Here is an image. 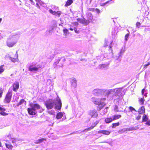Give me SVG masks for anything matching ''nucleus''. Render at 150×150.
Wrapping results in <instances>:
<instances>
[{
	"label": "nucleus",
	"instance_id": "obj_1",
	"mask_svg": "<svg viewBox=\"0 0 150 150\" xmlns=\"http://www.w3.org/2000/svg\"><path fill=\"white\" fill-rule=\"evenodd\" d=\"M92 102L95 105H98L97 107V111H100L106 105L104 101L106 100V98H96L93 97L92 98Z\"/></svg>",
	"mask_w": 150,
	"mask_h": 150
},
{
	"label": "nucleus",
	"instance_id": "obj_2",
	"mask_svg": "<svg viewBox=\"0 0 150 150\" xmlns=\"http://www.w3.org/2000/svg\"><path fill=\"white\" fill-rule=\"evenodd\" d=\"M29 105L31 107V108H28L27 109V111L28 113L30 115H35L37 113L35 111L36 109H39L40 108V105L38 104H33L30 103Z\"/></svg>",
	"mask_w": 150,
	"mask_h": 150
},
{
	"label": "nucleus",
	"instance_id": "obj_3",
	"mask_svg": "<svg viewBox=\"0 0 150 150\" xmlns=\"http://www.w3.org/2000/svg\"><path fill=\"white\" fill-rule=\"evenodd\" d=\"M89 14L91 16L90 18H88V20H86L84 18H78L77 19V20L79 21L80 23L83 24L84 25H86L88 24L93 19V16L92 14L89 13Z\"/></svg>",
	"mask_w": 150,
	"mask_h": 150
},
{
	"label": "nucleus",
	"instance_id": "obj_4",
	"mask_svg": "<svg viewBox=\"0 0 150 150\" xmlns=\"http://www.w3.org/2000/svg\"><path fill=\"white\" fill-rule=\"evenodd\" d=\"M16 40L12 37H9L7 39L6 42V45L9 47H13L16 43Z\"/></svg>",
	"mask_w": 150,
	"mask_h": 150
},
{
	"label": "nucleus",
	"instance_id": "obj_5",
	"mask_svg": "<svg viewBox=\"0 0 150 150\" xmlns=\"http://www.w3.org/2000/svg\"><path fill=\"white\" fill-rule=\"evenodd\" d=\"M12 95V91L9 90L4 99V103H9L11 101Z\"/></svg>",
	"mask_w": 150,
	"mask_h": 150
},
{
	"label": "nucleus",
	"instance_id": "obj_6",
	"mask_svg": "<svg viewBox=\"0 0 150 150\" xmlns=\"http://www.w3.org/2000/svg\"><path fill=\"white\" fill-rule=\"evenodd\" d=\"M54 102L52 99H49L45 102V105L47 108L48 109L52 108L54 105Z\"/></svg>",
	"mask_w": 150,
	"mask_h": 150
},
{
	"label": "nucleus",
	"instance_id": "obj_7",
	"mask_svg": "<svg viewBox=\"0 0 150 150\" xmlns=\"http://www.w3.org/2000/svg\"><path fill=\"white\" fill-rule=\"evenodd\" d=\"M56 100L57 102L55 104V108L58 110H60L61 109L62 105L61 100L58 97L56 98Z\"/></svg>",
	"mask_w": 150,
	"mask_h": 150
},
{
	"label": "nucleus",
	"instance_id": "obj_8",
	"mask_svg": "<svg viewBox=\"0 0 150 150\" xmlns=\"http://www.w3.org/2000/svg\"><path fill=\"white\" fill-rule=\"evenodd\" d=\"M13 90L14 92H16L19 88V83L17 81H15L12 85Z\"/></svg>",
	"mask_w": 150,
	"mask_h": 150
},
{
	"label": "nucleus",
	"instance_id": "obj_9",
	"mask_svg": "<svg viewBox=\"0 0 150 150\" xmlns=\"http://www.w3.org/2000/svg\"><path fill=\"white\" fill-rule=\"evenodd\" d=\"M99 122V121H96L95 122L92 123V125L90 126V127L85 129L84 130H83V131L84 132L85 131H88L92 129L97 125L98 123Z\"/></svg>",
	"mask_w": 150,
	"mask_h": 150
},
{
	"label": "nucleus",
	"instance_id": "obj_10",
	"mask_svg": "<svg viewBox=\"0 0 150 150\" xmlns=\"http://www.w3.org/2000/svg\"><path fill=\"white\" fill-rule=\"evenodd\" d=\"M89 115L92 118H96L98 116V114L95 110H91L89 112Z\"/></svg>",
	"mask_w": 150,
	"mask_h": 150
},
{
	"label": "nucleus",
	"instance_id": "obj_11",
	"mask_svg": "<svg viewBox=\"0 0 150 150\" xmlns=\"http://www.w3.org/2000/svg\"><path fill=\"white\" fill-rule=\"evenodd\" d=\"M49 12L52 15H56L59 17L61 15L62 13L60 11H53L52 9H50L49 10Z\"/></svg>",
	"mask_w": 150,
	"mask_h": 150
},
{
	"label": "nucleus",
	"instance_id": "obj_12",
	"mask_svg": "<svg viewBox=\"0 0 150 150\" xmlns=\"http://www.w3.org/2000/svg\"><path fill=\"white\" fill-rule=\"evenodd\" d=\"M6 142H9L10 140V141H11L12 143L16 142L17 141V139L15 138H12L11 135H8L6 136Z\"/></svg>",
	"mask_w": 150,
	"mask_h": 150
},
{
	"label": "nucleus",
	"instance_id": "obj_13",
	"mask_svg": "<svg viewBox=\"0 0 150 150\" xmlns=\"http://www.w3.org/2000/svg\"><path fill=\"white\" fill-rule=\"evenodd\" d=\"M6 109L1 107H0V114L3 116H6L8 115V114L5 111Z\"/></svg>",
	"mask_w": 150,
	"mask_h": 150
},
{
	"label": "nucleus",
	"instance_id": "obj_14",
	"mask_svg": "<svg viewBox=\"0 0 150 150\" xmlns=\"http://www.w3.org/2000/svg\"><path fill=\"white\" fill-rule=\"evenodd\" d=\"M40 67H33V65L30 66L28 68V70L30 71H37L39 68Z\"/></svg>",
	"mask_w": 150,
	"mask_h": 150
},
{
	"label": "nucleus",
	"instance_id": "obj_15",
	"mask_svg": "<svg viewBox=\"0 0 150 150\" xmlns=\"http://www.w3.org/2000/svg\"><path fill=\"white\" fill-rule=\"evenodd\" d=\"M114 120L113 119L112 117H108L105 118L104 120L105 122L107 124H108L110 123H111Z\"/></svg>",
	"mask_w": 150,
	"mask_h": 150
},
{
	"label": "nucleus",
	"instance_id": "obj_16",
	"mask_svg": "<svg viewBox=\"0 0 150 150\" xmlns=\"http://www.w3.org/2000/svg\"><path fill=\"white\" fill-rule=\"evenodd\" d=\"M98 133L103 134L106 135H108L110 134V132L107 130H100L98 131Z\"/></svg>",
	"mask_w": 150,
	"mask_h": 150
},
{
	"label": "nucleus",
	"instance_id": "obj_17",
	"mask_svg": "<svg viewBox=\"0 0 150 150\" xmlns=\"http://www.w3.org/2000/svg\"><path fill=\"white\" fill-rule=\"evenodd\" d=\"M135 130V129L134 127H129V128H125L124 129H121V130L119 131V133H121V132L122 131H131L133 130Z\"/></svg>",
	"mask_w": 150,
	"mask_h": 150
},
{
	"label": "nucleus",
	"instance_id": "obj_18",
	"mask_svg": "<svg viewBox=\"0 0 150 150\" xmlns=\"http://www.w3.org/2000/svg\"><path fill=\"white\" fill-rule=\"evenodd\" d=\"M138 112L139 114H141L144 113L145 112V108L144 106L141 107L138 110Z\"/></svg>",
	"mask_w": 150,
	"mask_h": 150
},
{
	"label": "nucleus",
	"instance_id": "obj_19",
	"mask_svg": "<svg viewBox=\"0 0 150 150\" xmlns=\"http://www.w3.org/2000/svg\"><path fill=\"white\" fill-rule=\"evenodd\" d=\"M101 91L99 89H95L93 91V93L96 96L98 95L101 92Z\"/></svg>",
	"mask_w": 150,
	"mask_h": 150
},
{
	"label": "nucleus",
	"instance_id": "obj_20",
	"mask_svg": "<svg viewBox=\"0 0 150 150\" xmlns=\"http://www.w3.org/2000/svg\"><path fill=\"white\" fill-rule=\"evenodd\" d=\"M71 85L74 87L76 88V81L75 79H72L71 81Z\"/></svg>",
	"mask_w": 150,
	"mask_h": 150
},
{
	"label": "nucleus",
	"instance_id": "obj_21",
	"mask_svg": "<svg viewBox=\"0 0 150 150\" xmlns=\"http://www.w3.org/2000/svg\"><path fill=\"white\" fill-rule=\"evenodd\" d=\"M121 117V115L117 114L114 115L112 116L114 121L119 119Z\"/></svg>",
	"mask_w": 150,
	"mask_h": 150
},
{
	"label": "nucleus",
	"instance_id": "obj_22",
	"mask_svg": "<svg viewBox=\"0 0 150 150\" xmlns=\"http://www.w3.org/2000/svg\"><path fill=\"white\" fill-rule=\"evenodd\" d=\"M63 115V113L62 112H58L56 115V118L58 119H60L62 117Z\"/></svg>",
	"mask_w": 150,
	"mask_h": 150
},
{
	"label": "nucleus",
	"instance_id": "obj_23",
	"mask_svg": "<svg viewBox=\"0 0 150 150\" xmlns=\"http://www.w3.org/2000/svg\"><path fill=\"white\" fill-rule=\"evenodd\" d=\"M73 2L72 0H68L66 2V4H65V6L67 7L69 6Z\"/></svg>",
	"mask_w": 150,
	"mask_h": 150
},
{
	"label": "nucleus",
	"instance_id": "obj_24",
	"mask_svg": "<svg viewBox=\"0 0 150 150\" xmlns=\"http://www.w3.org/2000/svg\"><path fill=\"white\" fill-rule=\"evenodd\" d=\"M24 102L25 103H26V101L25 100L23 99H21L20 101L18 103V104L16 105L15 107L18 106L20 105H21Z\"/></svg>",
	"mask_w": 150,
	"mask_h": 150
},
{
	"label": "nucleus",
	"instance_id": "obj_25",
	"mask_svg": "<svg viewBox=\"0 0 150 150\" xmlns=\"http://www.w3.org/2000/svg\"><path fill=\"white\" fill-rule=\"evenodd\" d=\"M145 100L143 97L141 98H139L138 100L139 103L141 105H143L144 104Z\"/></svg>",
	"mask_w": 150,
	"mask_h": 150
},
{
	"label": "nucleus",
	"instance_id": "obj_26",
	"mask_svg": "<svg viewBox=\"0 0 150 150\" xmlns=\"http://www.w3.org/2000/svg\"><path fill=\"white\" fill-rule=\"evenodd\" d=\"M46 141V139L44 138L39 139L37 141L35 142L36 144H38L44 141Z\"/></svg>",
	"mask_w": 150,
	"mask_h": 150
},
{
	"label": "nucleus",
	"instance_id": "obj_27",
	"mask_svg": "<svg viewBox=\"0 0 150 150\" xmlns=\"http://www.w3.org/2000/svg\"><path fill=\"white\" fill-rule=\"evenodd\" d=\"M120 124V123L119 122L113 123L112 124V128H115L116 127L118 126Z\"/></svg>",
	"mask_w": 150,
	"mask_h": 150
},
{
	"label": "nucleus",
	"instance_id": "obj_28",
	"mask_svg": "<svg viewBox=\"0 0 150 150\" xmlns=\"http://www.w3.org/2000/svg\"><path fill=\"white\" fill-rule=\"evenodd\" d=\"M60 60V59H58L56 60L55 61L53 64V66L54 68L56 67L58 65L57 64H58L59 63Z\"/></svg>",
	"mask_w": 150,
	"mask_h": 150
},
{
	"label": "nucleus",
	"instance_id": "obj_29",
	"mask_svg": "<svg viewBox=\"0 0 150 150\" xmlns=\"http://www.w3.org/2000/svg\"><path fill=\"white\" fill-rule=\"evenodd\" d=\"M10 59L11 60V61L13 62H15L17 61L18 60L17 55V54L16 56H15V58L11 57Z\"/></svg>",
	"mask_w": 150,
	"mask_h": 150
},
{
	"label": "nucleus",
	"instance_id": "obj_30",
	"mask_svg": "<svg viewBox=\"0 0 150 150\" xmlns=\"http://www.w3.org/2000/svg\"><path fill=\"white\" fill-rule=\"evenodd\" d=\"M148 118L147 115L145 114H144L142 117V122H146L147 121Z\"/></svg>",
	"mask_w": 150,
	"mask_h": 150
},
{
	"label": "nucleus",
	"instance_id": "obj_31",
	"mask_svg": "<svg viewBox=\"0 0 150 150\" xmlns=\"http://www.w3.org/2000/svg\"><path fill=\"white\" fill-rule=\"evenodd\" d=\"M5 146L7 148L9 149H12L13 147V146L10 144L6 143Z\"/></svg>",
	"mask_w": 150,
	"mask_h": 150
},
{
	"label": "nucleus",
	"instance_id": "obj_32",
	"mask_svg": "<svg viewBox=\"0 0 150 150\" xmlns=\"http://www.w3.org/2000/svg\"><path fill=\"white\" fill-rule=\"evenodd\" d=\"M4 65H2L0 66V74L2 73L4 70Z\"/></svg>",
	"mask_w": 150,
	"mask_h": 150
},
{
	"label": "nucleus",
	"instance_id": "obj_33",
	"mask_svg": "<svg viewBox=\"0 0 150 150\" xmlns=\"http://www.w3.org/2000/svg\"><path fill=\"white\" fill-rule=\"evenodd\" d=\"M107 67V65L105 64H100L99 65V67L100 69H102L103 68Z\"/></svg>",
	"mask_w": 150,
	"mask_h": 150
},
{
	"label": "nucleus",
	"instance_id": "obj_34",
	"mask_svg": "<svg viewBox=\"0 0 150 150\" xmlns=\"http://www.w3.org/2000/svg\"><path fill=\"white\" fill-rule=\"evenodd\" d=\"M63 32L64 34L67 35L69 32V31L66 28H64L63 30Z\"/></svg>",
	"mask_w": 150,
	"mask_h": 150
},
{
	"label": "nucleus",
	"instance_id": "obj_35",
	"mask_svg": "<svg viewBox=\"0 0 150 150\" xmlns=\"http://www.w3.org/2000/svg\"><path fill=\"white\" fill-rule=\"evenodd\" d=\"M150 64V62H148L146 64H145L143 65V68H146L147 67L149 66Z\"/></svg>",
	"mask_w": 150,
	"mask_h": 150
},
{
	"label": "nucleus",
	"instance_id": "obj_36",
	"mask_svg": "<svg viewBox=\"0 0 150 150\" xmlns=\"http://www.w3.org/2000/svg\"><path fill=\"white\" fill-rule=\"evenodd\" d=\"M129 33H127L125 35V40L126 41H127V40L128 36H129Z\"/></svg>",
	"mask_w": 150,
	"mask_h": 150
},
{
	"label": "nucleus",
	"instance_id": "obj_37",
	"mask_svg": "<svg viewBox=\"0 0 150 150\" xmlns=\"http://www.w3.org/2000/svg\"><path fill=\"white\" fill-rule=\"evenodd\" d=\"M75 33H80V31L79 30H77L76 28H74V29Z\"/></svg>",
	"mask_w": 150,
	"mask_h": 150
},
{
	"label": "nucleus",
	"instance_id": "obj_38",
	"mask_svg": "<svg viewBox=\"0 0 150 150\" xmlns=\"http://www.w3.org/2000/svg\"><path fill=\"white\" fill-rule=\"evenodd\" d=\"M129 110H130L132 112L133 111H135V109L131 106H130L129 108Z\"/></svg>",
	"mask_w": 150,
	"mask_h": 150
},
{
	"label": "nucleus",
	"instance_id": "obj_39",
	"mask_svg": "<svg viewBox=\"0 0 150 150\" xmlns=\"http://www.w3.org/2000/svg\"><path fill=\"white\" fill-rule=\"evenodd\" d=\"M141 24L139 22H137L136 23V25L137 27H139Z\"/></svg>",
	"mask_w": 150,
	"mask_h": 150
},
{
	"label": "nucleus",
	"instance_id": "obj_40",
	"mask_svg": "<svg viewBox=\"0 0 150 150\" xmlns=\"http://www.w3.org/2000/svg\"><path fill=\"white\" fill-rule=\"evenodd\" d=\"M88 10L94 12L95 9L94 8H88Z\"/></svg>",
	"mask_w": 150,
	"mask_h": 150
},
{
	"label": "nucleus",
	"instance_id": "obj_41",
	"mask_svg": "<svg viewBox=\"0 0 150 150\" xmlns=\"http://www.w3.org/2000/svg\"><path fill=\"white\" fill-rule=\"evenodd\" d=\"M141 115H138L136 118V119L137 120H139L141 118Z\"/></svg>",
	"mask_w": 150,
	"mask_h": 150
},
{
	"label": "nucleus",
	"instance_id": "obj_42",
	"mask_svg": "<svg viewBox=\"0 0 150 150\" xmlns=\"http://www.w3.org/2000/svg\"><path fill=\"white\" fill-rule=\"evenodd\" d=\"M118 107L117 105H115V108H114V110L115 111H116L117 112H118Z\"/></svg>",
	"mask_w": 150,
	"mask_h": 150
},
{
	"label": "nucleus",
	"instance_id": "obj_43",
	"mask_svg": "<svg viewBox=\"0 0 150 150\" xmlns=\"http://www.w3.org/2000/svg\"><path fill=\"white\" fill-rule=\"evenodd\" d=\"M95 11H96L98 14L100 13V10L98 8H95Z\"/></svg>",
	"mask_w": 150,
	"mask_h": 150
},
{
	"label": "nucleus",
	"instance_id": "obj_44",
	"mask_svg": "<svg viewBox=\"0 0 150 150\" xmlns=\"http://www.w3.org/2000/svg\"><path fill=\"white\" fill-rule=\"evenodd\" d=\"M146 121L147 122L145 124L146 125H150V120H148Z\"/></svg>",
	"mask_w": 150,
	"mask_h": 150
},
{
	"label": "nucleus",
	"instance_id": "obj_45",
	"mask_svg": "<svg viewBox=\"0 0 150 150\" xmlns=\"http://www.w3.org/2000/svg\"><path fill=\"white\" fill-rule=\"evenodd\" d=\"M145 88L143 89L142 90V91H141V92H142V94L143 95L144 94V91H145Z\"/></svg>",
	"mask_w": 150,
	"mask_h": 150
},
{
	"label": "nucleus",
	"instance_id": "obj_46",
	"mask_svg": "<svg viewBox=\"0 0 150 150\" xmlns=\"http://www.w3.org/2000/svg\"><path fill=\"white\" fill-rule=\"evenodd\" d=\"M123 88H122V87L119 88H117V91H121Z\"/></svg>",
	"mask_w": 150,
	"mask_h": 150
},
{
	"label": "nucleus",
	"instance_id": "obj_47",
	"mask_svg": "<svg viewBox=\"0 0 150 150\" xmlns=\"http://www.w3.org/2000/svg\"><path fill=\"white\" fill-rule=\"evenodd\" d=\"M107 3V2H106V3H101L100 4V5L101 6H104V5H105L106 3Z\"/></svg>",
	"mask_w": 150,
	"mask_h": 150
},
{
	"label": "nucleus",
	"instance_id": "obj_48",
	"mask_svg": "<svg viewBox=\"0 0 150 150\" xmlns=\"http://www.w3.org/2000/svg\"><path fill=\"white\" fill-rule=\"evenodd\" d=\"M73 24L75 25H78V23L77 22H75L73 23Z\"/></svg>",
	"mask_w": 150,
	"mask_h": 150
},
{
	"label": "nucleus",
	"instance_id": "obj_49",
	"mask_svg": "<svg viewBox=\"0 0 150 150\" xmlns=\"http://www.w3.org/2000/svg\"><path fill=\"white\" fill-rule=\"evenodd\" d=\"M54 8L55 9L56 8L57 9H58V7H56V6H54Z\"/></svg>",
	"mask_w": 150,
	"mask_h": 150
},
{
	"label": "nucleus",
	"instance_id": "obj_50",
	"mask_svg": "<svg viewBox=\"0 0 150 150\" xmlns=\"http://www.w3.org/2000/svg\"><path fill=\"white\" fill-rule=\"evenodd\" d=\"M0 146L1 147H2V143L0 141Z\"/></svg>",
	"mask_w": 150,
	"mask_h": 150
},
{
	"label": "nucleus",
	"instance_id": "obj_51",
	"mask_svg": "<svg viewBox=\"0 0 150 150\" xmlns=\"http://www.w3.org/2000/svg\"><path fill=\"white\" fill-rule=\"evenodd\" d=\"M69 30H71V31H72L74 29H73L72 28H70L69 29Z\"/></svg>",
	"mask_w": 150,
	"mask_h": 150
},
{
	"label": "nucleus",
	"instance_id": "obj_52",
	"mask_svg": "<svg viewBox=\"0 0 150 150\" xmlns=\"http://www.w3.org/2000/svg\"><path fill=\"white\" fill-rule=\"evenodd\" d=\"M111 93V91H108V94H110Z\"/></svg>",
	"mask_w": 150,
	"mask_h": 150
},
{
	"label": "nucleus",
	"instance_id": "obj_53",
	"mask_svg": "<svg viewBox=\"0 0 150 150\" xmlns=\"http://www.w3.org/2000/svg\"><path fill=\"white\" fill-rule=\"evenodd\" d=\"M30 1L31 2H33V0H30Z\"/></svg>",
	"mask_w": 150,
	"mask_h": 150
},
{
	"label": "nucleus",
	"instance_id": "obj_54",
	"mask_svg": "<svg viewBox=\"0 0 150 150\" xmlns=\"http://www.w3.org/2000/svg\"><path fill=\"white\" fill-rule=\"evenodd\" d=\"M59 66L60 67H62L63 66V65H62V64H61V66Z\"/></svg>",
	"mask_w": 150,
	"mask_h": 150
},
{
	"label": "nucleus",
	"instance_id": "obj_55",
	"mask_svg": "<svg viewBox=\"0 0 150 150\" xmlns=\"http://www.w3.org/2000/svg\"><path fill=\"white\" fill-rule=\"evenodd\" d=\"M36 102V101H34L33 102Z\"/></svg>",
	"mask_w": 150,
	"mask_h": 150
},
{
	"label": "nucleus",
	"instance_id": "obj_56",
	"mask_svg": "<svg viewBox=\"0 0 150 150\" xmlns=\"http://www.w3.org/2000/svg\"><path fill=\"white\" fill-rule=\"evenodd\" d=\"M127 30L129 32L128 30Z\"/></svg>",
	"mask_w": 150,
	"mask_h": 150
}]
</instances>
